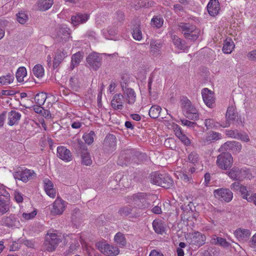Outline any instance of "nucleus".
Listing matches in <instances>:
<instances>
[{
  "mask_svg": "<svg viewBox=\"0 0 256 256\" xmlns=\"http://www.w3.org/2000/svg\"><path fill=\"white\" fill-rule=\"evenodd\" d=\"M178 176L184 182L190 183L192 181V176H188L184 172H179Z\"/></svg>",
  "mask_w": 256,
  "mask_h": 256,
  "instance_id": "55",
  "label": "nucleus"
},
{
  "mask_svg": "<svg viewBox=\"0 0 256 256\" xmlns=\"http://www.w3.org/2000/svg\"><path fill=\"white\" fill-rule=\"evenodd\" d=\"M172 42L174 45L179 50H184L185 45L182 43V40L176 36H172Z\"/></svg>",
  "mask_w": 256,
  "mask_h": 256,
  "instance_id": "49",
  "label": "nucleus"
},
{
  "mask_svg": "<svg viewBox=\"0 0 256 256\" xmlns=\"http://www.w3.org/2000/svg\"><path fill=\"white\" fill-rule=\"evenodd\" d=\"M70 37V33L68 32L67 28H60L58 32L56 38L58 40H62V41L67 40Z\"/></svg>",
  "mask_w": 256,
  "mask_h": 256,
  "instance_id": "35",
  "label": "nucleus"
},
{
  "mask_svg": "<svg viewBox=\"0 0 256 256\" xmlns=\"http://www.w3.org/2000/svg\"><path fill=\"white\" fill-rule=\"evenodd\" d=\"M82 164L89 166L92 164V160L90 153L87 149L84 150L81 152Z\"/></svg>",
  "mask_w": 256,
  "mask_h": 256,
  "instance_id": "33",
  "label": "nucleus"
},
{
  "mask_svg": "<svg viewBox=\"0 0 256 256\" xmlns=\"http://www.w3.org/2000/svg\"><path fill=\"white\" fill-rule=\"evenodd\" d=\"M173 180L172 178L166 174L162 175V182L160 186L164 188H169L172 186Z\"/></svg>",
  "mask_w": 256,
  "mask_h": 256,
  "instance_id": "37",
  "label": "nucleus"
},
{
  "mask_svg": "<svg viewBox=\"0 0 256 256\" xmlns=\"http://www.w3.org/2000/svg\"><path fill=\"white\" fill-rule=\"evenodd\" d=\"M89 16L86 14H78L76 16H72L71 20L74 26H77L86 22Z\"/></svg>",
  "mask_w": 256,
  "mask_h": 256,
  "instance_id": "26",
  "label": "nucleus"
},
{
  "mask_svg": "<svg viewBox=\"0 0 256 256\" xmlns=\"http://www.w3.org/2000/svg\"><path fill=\"white\" fill-rule=\"evenodd\" d=\"M208 14L211 16L217 15L220 10V5L218 0H210L207 6Z\"/></svg>",
  "mask_w": 256,
  "mask_h": 256,
  "instance_id": "23",
  "label": "nucleus"
},
{
  "mask_svg": "<svg viewBox=\"0 0 256 256\" xmlns=\"http://www.w3.org/2000/svg\"><path fill=\"white\" fill-rule=\"evenodd\" d=\"M178 30L184 37L192 41L196 40L200 34V30L195 25L188 22H180L178 25Z\"/></svg>",
  "mask_w": 256,
  "mask_h": 256,
  "instance_id": "1",
  "label": "nucleus"
},
{
  "mask_svg": "<svg viewBox=\"0 0 256 256\" xmlns=\"http://www.w3.org/2000/svg\"><path fill=\"white\" fill-rule=\"evenodd\" d=\"M214 195L216 198L221 200L228 202L233 198V193L228 188H218L214 191Z\"/></svg>",
  "mask_w": 256,
  "mask_h": 256,
  "instance_id": "9",
  "label": "nucleus"
},
{
  "mask_svg": "<svg viewBox=\"0 0 256 256\" xmlns=\"http://www.w3.org/2000/svg\"><path fill=\"white\" fill-rule=\"evenodd\" d=\"M238 117V114L236 111V108L232 106H229L228 108L226 114V123L221 124L220 126L224 128L229 126L230 122L235 120Z\"/></svg>",
  "mask_w": 256,
  "mask_h": 256,
  "instance_id": "15",
  "label": "nucleus"
},
{
  "mask_svg": "<svg viewBox=\"0 0 256 256\" xmlns=\"http://www.w3.org/2000/svg\"><path fill=\"white\" fill-rule=\"evenodd\" d=\"M204 125L206 130L216 128L218 127V123L216 122L213 119L208 118L204 120Z\"/></svg>",
  "mask_w": 256,
  "mask_h": 256,
  "instance_id": "51",
  "label": "nucleus"
},
{
  "mask_svg": "<svg viewBox=\"0 0 256 256\" xmlns=\"http://www.w3.org/2000/svg\"><path fill=\"white\" fill-rule=\"evenodd\" d=\"M162 174L158 172H154L150 175V182L152 184L160 186L162 182Z\"/></svg>",
  "mask_w": 256,
  "mask_h": 256,
  "instance_id": "48",
  "label": "nucleus"
},
{
  "mask_svg": "<svg viewBox=\"0 0 256 256\" xmlns=\"http://www.w3.org/2000/svg\"><path fill=\"white\" fill-rule=\"evenodd\" d=\"M124 97L122 94H115L111 100V106L114 110H122L124 108Z\"/></svg>",
  "mask_w": 256,
  "mask_h": 256,
  "instance_id": "16",
  "label": "nucleus"
},
{
  "mask_svg": "<svg viewBox=\"0 0 256 256\" xmlns=\"http://www.w3.org/2000/svg\"><path fill=\"white\" fill-rule=\"evenodd\" d=\"M34 74L38 78H41L44 76V70L40 64H36L32 70Z\"/></svg>",
  "mask_w": 256,
  "mask_h": 256,
  "instance_id": "44",
  "label": "nucleus"
},
{
  "mask_svg": "<svg viewBox=\"0 0 256 256\" xmlns=\"http://www.w3.org/2000/svg\"><path fill=\"white\" fill-rule=\"evenodd\" d=\"M104 149L108 152H112L116 150V138L114 134L108 135L104 140Z\"/></svg>",
  "mask_w": 256,
  "mask_h": 256,
  "instance_id": "21",
  "label": "nucleus"
},
{
  "mask_svg": "<svg viewBox=\"0 0 256 256\" xmlns=\"http://www.w3.org/2000/svg\"><path fill=\"white\" fill-rule=\"evenodd\" d=\"M164 23L163 18L160 16H155L151 20V25L157 28H160Z\"/></svg>",
  "mask_w": 256,
  "mask_h": 256,
  "instance_id": "47",
  "label": "nucleus"
},
{
  "mask_svg": "<svg viewBox=\"0 0 256 256\" xmlns=\"http://www.w3.org/2000/svg\"><path fill=\"white\" fill-rule=\"evenodd\" d=\"M115 242L120 247H124L126 245V240L124 235L120 233H117L114 238Z\"/></svg>",
  "mask_w": 256,
  "mask_h": 256,
  "instance_id": "39",
  "label": "nucleus"
},
{
  "mask_svg": "<svg viewBox=\"0 0 256 256\" xmlns=\"http://www.w3.org/2000/svg\"><path fill=\"white\" fill-rule=\"evenodd\" d=\"M132 34L133 38L135 40L140 41L142 39V32L139 25H137L134 28Z\"/></svg>",
  "mask_w": 256,
  "mask_h": 256,
  "instance_id": "46",
  "label": "nucleus"
},
{
  "mask_svg": "<svg viewBox=\"0 0 256 256\" xmlns=\"http://www.w3.org/2000/svg\"><path fill=\"white\" fill-rule=\"evenodd\" d=\"M14 80V74L12 72H8L0 76V84L2 86L8 85L12 84Z\"/></svg>",
  "mask_w": 256,
  "mask_h": 256,
  "instance_id": "30",
  "label": "nucleus"
},
{
  "mask_svg": "<svg viewBox=\"0 0 256 256\" xmlns=\"http://www.w3.org/2000/svg\"><path fill=\"white\" fill-rule=\"evenodd\" d=\"M0 224L2 226L12 228H18L20 226L19 220L14 214L2 217Z\"/></svg>",
  "mask_w": 256,
  "mask_h": 256,
  "instance_id": "10",
  "label": "nucleus"
},
{
  "mask_svg": "<svg viewBox=\"0 0 256 256\" xmlns=\"http://www.w3.org/2000/svg\"><path fill=\"white\" fill-rule=\"evenodd\" d=\"M62 236L56 233H48L46 236L44 246L46 250L54 251L62 241Z\"/></svg>",
  "mask_w": 256,
  "mask_h": 256,
  "instance_id": "4",
  "label": "nucleus"
},
{
  "mask_svg": "<svg viewBox=\"0 0 256 256\" xmlns=\"http://www.w3.org/2000/svg\"><path fill=\"white\" fill-rule=\"evenodd\" d=\"M242 149L241 144L236 141H229L224 144L220 148V151L231 150L237 153Z\"/></svg>",
  "mask_w": 256,
  "mask_h": 256,
  "instance_id": "20",
  "label": "nucleus"
},
{
  "mask_svg": "<svg viewBox=\"0 0 256 256\" xmlns=\"http://www.w3.org/2000/svg\"><path fill=\"white\" fill-rule=\"evenodd\" d=\"M16 19L21 24H25L28 20V16L26 12L21 11L16 14Z\"/></svg>",
  "mask_w": 256,
  "mask_h": 256,
  "instance_id": "40",
  "label": "nucleus"
},
{
  "mask_svg": "<svg viewBox=\"0 0 256 256\" xmlns=\"http://www.w3.org/2000/svg\"><path fill=\"white\" fill-rule=\"evenodd\" d=\"M152 196L146 193L140 192L134 195L133 200L138 206H142L146 208H148L150 206L148 200Z\"/></svg>",
  "mask_w": 256,
  "mask_h": 256,
  "instance_id": "11",
  "label": "nucleus"
},
{
  "mask_svg": "<svg viewBox=\"0 0 256 256\" xmlns=\"http://www.w3.org/2000/svg\"><path fill=\"white\" fill-rule=\"evenodd\" d=\"M161 108L159 106H152L149 110V115L152 118H158L160 114Z\"/></svg>",
  "mask_w": 256,
  "mask_h": 256,
  "instance_id": "41",
  "label": "nucleus"
},
{
  "mask_svg": "<svg viewBox=\"0 0 256 256\" xmlns=\"http://www.w3.org/2000/svg\"><path fill=\"white\" fill-rule=\"evenodd\" d=\"M21 118V114L14 110H11L8 113V124L9 126H12L17 124Z\"/></svg>",
  "mask_w": 256,
  "mask_h": 256,
  "instance_id": "24",
  "label": "nucleus"
},
{
  "mask_svg": "<svg viewBox=\"0 0 256 256\" xmlns=\"http://www.w3.org/2000/svg\"><path fill=\"white\" fill-rule=\"evenodd\" d=\"M14 196L15 200L18 203H20L23 202L24 198L22 194L20 192L17 190L14 191Z\"/></svg>",
  "mask_w": 256,
  "mask_h": 256,
  "instance_id": "61",
  "label": "nucleus"
},
{
  "mask_svg": "<svg viewBox=\"0 0 256 256\" xmlns=\"http://www.w3.org/2000/svg\"><path fill=\"white\" fill-rule=\"evenodd\" d=\"M238 191L240 192L242 198L246 200L247 201L248 200H249L248 198H250V194L248 193L246 186H242Z\"/></svg>",
  "mask_w": 256,
  "mask_h": 256,
  "instance_id": "56",
  "label": "nucleus"
},
{
  "mask_svg": "<svg viewBox=\"0 0 256 256\" xmlns=\"http://www.w3.org/2000/svg\"><path fill=\"white\" fill-rule=\"evenodd\" d=\"M132 209L130 207L126 206L120 208L118 212V214L122 216L125 217L132 212Z\"/></svg>",
  "mask_w": 256,
  "mask_h": 256,
  "instance_id": "52",
  "label": "nucleus"
},
{
  "mask_svg": "<svg viewBox=\"0 0 256 256\" xmlns=\"http://www.w3.org/2000/svg\"><path fill=\"white\" fill-rule=\"evenodd\" d=\"M67 202L60 198L58 197L52 204L51 212L54 215H60L65 210Z\"/></svg>",
  "mask_w": 256,
  "mask_h": 256,
  "instance_id": "12",
  "label": "nucleus"
},
{
  "mask_svg": "<svg viewBox=\"0 0 256 256\" xmlns=\"http://www.w3.org/2000/svg\"><path fill=\"white\" fill-rule=\"evenodd\" d=\"M246 56L250 60H256V50L249 52Z\"/></svg>",
  "mask_w": 256,
  "mask_h": 256,
  "instance_id": "64",
  "label": "nucleus"
},
{
  "mask_svg": "<svg viewBox=\"0 0 256 256\" xmlns=\"http://www.w3.org/2000/svg\"><path fill=\"white\" fill-rule=\"evenodd\" d=\"M186 240L190 244L200 247L205 244L206 236L199 232H195L188 234Z\"/></svg>",
  "mask_w": 256,
  "mask_h": 256,
  "instance_id": "7",
  "label": "nucleus"
},
{
  "mask_svg": "<svg viewBox=\"0 0 256 256\" xmlns=\"http://www.w3.org/2000/svg\"><path fill=\"white\" fill-rule=\"evenodd\" d=\"M96 246L102 253L108 256H117L120 253V250L117 247L106 242H98Z\"/></svg>",
  "mask_w": 256,
  "mask_h": 256,
  "instance_id": "8",
  "label": "nucleus"
},
{
  "mask_svg": "<svg viewBox=\"0 0 256 256\" xmlns=\"http://www.w3.org/2000/svg\"><path fill=\"white\" fill-rule=\"evenodd\" d=\"M70 86L74 90H76L79 87V82L77 77L74 76L70 78Z\"/></svg>",
  "mask_w": 256,
  "mask_h": 256,
  "instance_id": "54",
  "label": "nucleus"
},
{
  "mask_svg": "<svg viewBox=\"0 0 256 256\" xmlns=\"http://www.w3.org/2000/svg\"><path fill=\"white\" fill-rule=\"evenodd\" d=\"M76 239V238H75L74 242L70 246V252L76 250L80 246L79 242H82L80 238H78V240Z\"/></svg>",
  "mask_w": 256,
  "mask_h": 256,
  "instance_id": "58",
  "label": "nucleus"
},
{
  "mask_svg": "<svg viewBox=\"0 0 256 256\" xmlns=\"http://www.w3.org/2000/svg\"><path fill=\"white\" fill-rule=\"evenodd\" d=\"M53 3V0H38V7L39 10L46 11L52 7Z\"/></svg>",
  "mask_w": 256,
  "mask_h": 256,
  "instance_id": "34",
  "label": "nucleus"
},
{
  "mask_svg": "<svg viewBox=\"0 0 256 256\" xmlns=\"http://www.w3.org/2000/svg\"><path fill=\"white\" fill-rule=\"evenodd\" d=\"M202 95L204 104L212 108L215 100L214 92L208 88H204L202 91Z\"/></svg>",
  "mask_w": 256,
  "mask_h": 256,
  "instance_id": "19",
  "label": "nucleus"
},
{
  "mask_svg": "<svg viewBox=\"0 0 256 256\" xmlns=\"http://www.w3.org/2000/svg\"><path fill=\"white\" fill-rule=\"evenodd\" d=\"M103 34L106 39H112L117 34V28L116 27H108L106 30H103Z\"/></svg>",
  "mask_w": 256,
  "mask_h": 256,
  "instance_id": "43",
  "label": "nucleus"
},
{
  "mask_svg": "<svg viewBox=\"0 0 256 256\" xmlns=\"http://www.w3.org/2000/svg\"><path fill=\"white\" fill-rule=\"evenodd\" d=\"M124 100L128 105H132L136 100V94L134 90L131 88L122 87Z\"/></svg>",
  "mask_w": 256,
  "mask_h": 256,
  "instance_id": "14",
  "label": "nucleus"
},
{
  "mask_svg": "<svg viewBox=\"0 0 256 256\" xmlns=\"http://www.w3.org/2000/svg\"><path fill=\"white\" fill-rule=\"evenodd\" d=\"M248 246L254 249L256 251V233L252 236L251 239L248 242Z\"/></svg>",
  "mask_w": 256,
  "mask_h": 256,
  "instance_id": "63",
  "label": "nucleus"
},
{
  "mask_svg": "<svg viewBox=\"0 0 256 256\" xmlns=\"http://www.w3.org/2000/svg\"><path fill=\"white\" fill-rule=\"evenodd\" d=\"M57 156L65 162H70L72 158L70 151L63 146H59L57 148Z\"/></svg>",
  "mask_w": 256,
  "mask_h": 256,
  "instance_id": "18",
  "label": "nucleus"
},
{
  "mask_svg": "<svg viewBox=\"0 0 256 256\" xmlns=\"http://www.w3.org/2000/svg\"><path fill=\"white\" fill-rule=\"evenodd\" d=\"M36 210H34L30 212H24L22 214V218L26 220L32 219L36 214Z\"/></svg>",
  "mask_w": 256,
  "mask_h": 256,
  "instance_id": "57",
  "label": "nucleus"
},
{
  "mask_svg": "<svg viewBox=\"0 0 256 256\" xmlns=\"http://www.w3.org/2000/svg\"><path fill=\"white\" fill-rule=\"evenodd\" d=\"M188 158L192 163L196 164L198 161V156L196 153L192 152L189 154Z\"/></svg>",
  "mask_w": 256,
  "mask_h": 256,
  "instance_id": "60",
  "label": "nucleus"
},
{
  "mask_svg": "<svg viewBox=\"0 0 256 256\" xmlns=\"http://www.w3.org/2000/svg\"><path fill=\"white\" fill-rule=\"evenodd\" d=\"M234 48V44L232 39L227 38L224 41L222 52L226 54H230L232 52Z\"/></svg>",
  "mask_w": 256,
  "mask_h": 256,
  "instance_id": "32",
  "label": "nucleus"
},
{
  "mask_svg": "<svg viewBox=\"0 0 256 256\" xmlns=\"http://www.w3.org/2000/svg\"><path fill=\"white\" fill-rule=\"evenodd\" d=\"M102 58L96 52H92L89 54L86 58V62L94 70H96L101 66Z\"/></svg>",
  "mask_w": 256,
  "mask_h": 256,
  "instance_id": "13",
  "label": "nucleus"
},
{
  "mask_svg": "<svg viewBox=\"0 0 256 256\" xmlns=\"http://www.w3.org/2000/svg\"><path fill=\"white\" fill-rule=\"evenodd\" d=\"M225 132L226 136L232 138H238L240 136L238 132L233 130H226Z\"/></svg>",
  "mask_w": 256,
  "mask_h": 256,
  "instance_id": "59",
  "label": "nucleus"
},
{
  "mask_svg": "<svg viewBox=\"0 0 256 256\" xmlns=\"http://www.w3.org/2000/svg\"><path fill=\"white\" fill-rule=\"evenodd\" d=\"M182 108L183 112H185L186 117L188 118L197 120L198 118V111L188 98H184L182 100Z\"/></svg>",
  "mask_w": 256,
  "mask_h": 256,
  "instance_id": "5",
  "label": "nucleus"
},
{
  "mask_svg": "<svg viewBox=\"0 0 256 256\" xmlns=\"http://www.w3.org/2000/svg\"><path fill=\"white\" fill-rule=\"evenodd\" d=\"M152 227L154 232L157 234H162L164 232L165 228L162 221L154 220L152 222Z\"/></svg>",
  "mask_w": 256,
  "mask_h": 256,
  "instance_id": "36",
  "label": "nucleus"
},
{
  "mask_svg": "<svg viewBox=\"0 0 256 256\" xmlns=\"http://www.w3.org/2000/svg\"><path fill=\"white\" fill-rule=\"evenodd\" d=\"M182 124L184 126H187L188 127L190 128H194L196 125V122H190L188 120H182Z\"/></svg>",
  "mask_w": 256,
  "mask_h": 256,
  "instance_id": "62",
  "label": "nucleus"
},
{
  "mask_svg": "<svg viewBox=\"0 0 256 256\" xmlns=\"http://www.w3.org/2000/svg\"><path fill=\"white\" fill-rule=\"evenodd\" d=\"M82 57L80 52H76L73 54L72 56L71 64L70 66V70H72L78 66L82 60Z\"/></svg>",
  "mask_w": 256,
  "mask_h": 256,
  "instance_id": "38",
  "label": "nucleus"
},
{
  "mask_svg": "<svg viewBox=\"0 0 256 256\" xmlns=\"http://www.w3.org/2000/svg\"><path fill=\"white\" fill-rule=\"evenodd\" d=\"M27 74L26 68L24 67L19 68L16 74V77L17 80L20 82H22L24 78L26 76Z\"/></svg>",
  "mask_w": 256,
  "mask_h": 256,
  "instance_id": "42",
  "label": "nucleus"
},
{
  "mask_svg": "<svg viewBox=\"0 0 256 256\" xmlns=\"http://www.w3.org/2000/svg\"><path fill=\"white\" fill-rule=\"evenodd\" d=\"M44 187L46 194L51 198H54L56 196V190L54 188L52 182L48 178L43 180Z\"/></svg>",
  "mask_w": 256,
  "mask_h": 256,
  "instance_id": "22",
  "label": "nucleus"
},
{
  "mask_svg": "<svg viewBox=\"0 0 256 256\" xmlns=\"http://www.w3.org/2000/svg\"><path fill=\"white\" fill-rule=\"evenodd\" d=\"M162 44L158 40H152L150 44V54L154 56L160 54Z\"/></svg>",
  "mask_w": 256,
  "mask_h": 256,
  "instance_id": "25",
  "label": "nucleus"
},
{
  "mask_svg": "<svg viewBox=\"0 0 256 256\" xmlns=\"http://www.w3.org/2000/svg\"><path fill=\"white\" fill-rule=\"evenodd\" d=\"M233 163V158L228 152H222L217 156L216 164L221 170H226L230 168Z\"/></svg>",
  "mask_w": 256,
  "mask_h": 256,
  "instance_id": "6",
  "label": "nucleus"
},
{
  "mask_svg": "<svg viewBox=\"0 0 256 256\" xmlns=\"http://www.w3.org/2000/svg\"><path fill=\"white\" fill-rule=\"evenodd\" d=\"M0 198L10 200V194L7 192L4 186L0 184Z\"/></svg>",
  "mask_w": 256,
  "mask_h": 256,
  "instance_id": "53",
  "label": "nucleus"
},
{
  "mask_svg": "<svg viewBox=\"0 0 256 256\" xmlns=\"http://www.w3.org/2000/svg\"><path fill=\"white\" fill-rule=\"evenodd\" d=\"M94 132L93 131H90L89 133L84 134L82 136V138L86 143L88 144H90L94 142Z\"/></svg>",
  "mask_w": 256,
  "mask_h": 256,
  "instance_id": "50",
  "label": "nucleus"
},
{
  "mask_svg": "<svg viewBox=\"0 0 256 256\" xmlns=\"http://www.w3.org/2000/svg\"><path fill=\"white\" fill-rule=\"evenodd\" d=\"M226 173L231 179L235 180L242 181L246 178L250 179L252 178V173L246 168L234 167Z\"/></svg>",
  "mask_w": 256,
  "mask_h": 256,
  "instance_id": "2",
  "label": "nucleus"
},
{
  "mask_svg": "<svg viewBox=\"0 0 256 256\" xmlns=\"http://www.w3.org/2000/svg\"><path fill=\"white\" fill-rule=\"evenodd\" d=\"M210 242L211 244L218 245L224 248H228L230 246V244L225 238L216 236H213L212 237Z\"/></svg>",
  "mask_w": 256,
  "mask_h": 256,
  "instance_id": "29",
  "label": "nucleus"
},
{
  "mask_svg": "<svg viewBox=\"0 0 256 256\" xmlns=\"http://www.w3.org/2000/svg\"><path fill=\"white\" fill-rule=\"evenodd\" d=\"M13 176L16 180H18L24 182L34 178L36 176V174L33 170H29L25 168H19L16 171L13 173Z\"/></svg>",
  "mask_w": 256,
  "mask_h": 256,
  "instance_id": "3",
  "label": "nucleus"
},
{
  "mask_svg": "<svg viewBox=\"0 0 256 256\" xmlns=\"http://www.w3.org/2000/svg\"><path fill=\"white\" fill-rule=\"evenodd\" d=\"M234 234L238 240L246 242L248 240L251 232L248 229L238 228L234 232Z\"/></svg>",
  "mask_w": 256,
  "mask_h": 256,
  "instance_id": "17",
  "label": "nucleus"
},
{
  "mask_svg": "<svg viewBox=\"0 0 256 256\" xmlns=\"http://www.w3.org/2000/svg\"><path fill=\"white\" fill-rule=\"evenodd\" d=\"M222 135L220 133L212 131L207 134L206 136L204 138L205 144H209L212 141H216L222 139Z\"/></svg>",
  "mask_w": 256,
  "mask_h": 256,
  "instance_id": "27",
  "label": "nucleus"
},
{
  "mask_svg": "<svg viewBox=\"0 0 256 256\" xmlns=\"http://www.w3.org/2000/svg\"><path fill=\"white\" fill-rule=\"evenodd\" d=\"M46 94L44 92L37 94L34 97V101L38 105L42 106L46 99Z\"/></svg>",
  "mask_w": 256,
  "mask_h": 256,
  "instance_id": "45",
  "label": "nucleus"
},
{
  "mask_svg": "<svg viewBox=\"0 0 256 256\" xmlns=\"http://www.w3.org/2000/svg\"><path fill=\"white\" fill-rule=\"evenodd\" d=\"M68 56V52L64 50H59L54 56L53 66L54 68H57L60 64Z\"/></svg>",
  "mask_w": 256,
  "mask_h": 256,
  "instance_id": "28",
  "label": "nucleus"
},
{
  "mask_svg": "<svg viewBox=\"0 0 256 256\" xmlns=\"http://www.w3.org/2000/svg\"><path fill=\"white\" fill-rule=\"evenodd\" d=\"M10 200L0 198V216L4 215L10 210Z\"/></svg>",
  "mask_w": 256,
  "mask_h": 256,
  "instance_id": "31",
  "label": "nucleus"
}]
</instances>
